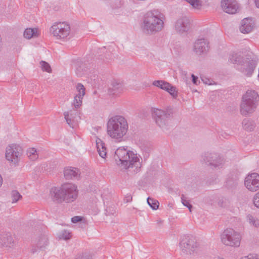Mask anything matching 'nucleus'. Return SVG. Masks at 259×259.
<instances>
[{
	"label": "nucleus",
	"instance_id": "1",
	"mask_svg": "<svg viewBox=\"0 0 259 259\" xmlns=\"http://www.w3.org/2000/svg\"><path fill=\"white\" fill-rule=\"evenodd\" d=\"M78 191L76 185L65 183L59 187H53L50 190L52 200L57 203H71L76 200Z\"/></svg>",
	"mask_w": 259,
	"mask_h": 259
},
{
	"label": "nucleus",
	"instance_id": "2",
	"mask_svg": "<svg viewBox=\"0 0 259 259\" xmlns=\"http://www.w3.org/2000/svg\"><path fill=\"white\" fill-rule=\"evenodd\" d=\"M164 15L157 10L147 12L144 16L141 28L144 33L154 35L162 31L164 28Z\"/></svg>",
	"mask_w": 259,
	"mask_h": 259
},
{
	"label": "nucleus",
	"instance_id": "3",
	"mask_svg": "<svg viewBox=\"0 0 259 259\" xmlns=\"http://www.w3.org/2000/svg\"><path fill=\"white\" fill-rule=\"evenodd\" d=\"M114 158L117 165L122 168L127 169L135 167L134 171H140L141 167L139 156L133 151L127 150L124 147H119L115 151Z\"/></svg>",
	"mask_w": 259,
	"mask_h": 259
},
{
	"label": "nucleus",
	"instance_id": "4",
	"mask_svg": "<svg viewBox=\"0 0 259 259\" xmlns=\"http://www.w3.org/2000/svg\"><path fill=\"white\" fill-rule=\"evenodd\" d=\"M128 129L127 121L122 116H114L107 122V134L112 139L121 140L127 134Z\"/></svg>",
	"mask_w": 259,
	"mask_h": 259
},
{
	"label": "nucleus",
	"instance_id": "5",
	"mask_svg": "<svg viewBox=\"0 0 259 259\" xmlns=\"http://www.w3.org/2000/svg\"><path fill=\"white\" fill-rule=\"evenodd\" d=\"M240 234L231 228H228L221 234V241L225 245L237 247L240 244Z\"/></svg>",
	"mask_w": 259,
	"mask_h": 259
},
{
	"label": "nucleus",
	"instance_id": "6",
	"mask_svg": "<svg viewBox=\"0 0 259 259\" xmlns=\"http://www.w3.org/2000/svg\"><path fill=\"white\" fill-rule=\"evenodd\" d=\"M153 114L156 124L161 128L163 131L166 132L168 131L169 128L167 125L168 121L167 119L170 117L172 115V109L168 108L166 110L154 109Z\"/></svg>",
	"mask_w": 259,
	"mask_h": 259
},
{
	"label": "nucleus",
	"instance_id": "7",
	"mask_svg": "<svg viewBox=\"0 0 259 259\" xmlns=\"http://www.w3.org/2000/svg\"><path fill=\"white\" fill-rule=\"evenodd\" d=\"M202 161L212 169H219L222 168L225 162L224 158L219 154L214 153H205L202 156Z\"/></svg>",
	"mask_w": 259,
	"mask_h": 259
},
{
	"label": "nucleus",
	"instance_id": "8",
	"mask_svg": "<svg viewBox=\"0 0 259 259\" xmlns=\"http://www.w3.org/2000/svg\"><path fill=\"white\" fill-rule=\"evenodd\" d=\"M50 32L56 38L64 39L69 35L70 26L65 22L55 23L50 28Z\"/></svg>",
	"mask_w": 259,
	"mask_h": 259
},
{
	"label": "nucleus",
	"instance_id": "9",
	"mask_svg": "<svg viewBox=\"0 0 259 259\" xmlns=\"http://www.w3.org/2000/svg\"><path fill=\"white\" fill-rule=\"evenodd\" d=\"M182 252L186 254H191L196 252L198 244L195 239L189 236H184L179 243Z\"/></svg>",
	"mask_w": 259,
	"mask_h": 259
},
{
	"label": "nucleus",
	"instance_id": "10",
	"mask_svg": "<svg viewBox=\"0 0 259 259\" xmlns=\"http://www.w3.org/2000/svg\"><path fill=\"white\" fill-rule=\"evenodd\" d=\"M22 148L16 144H11L6 148V159L14 163H17L19 158L22 154Z\"/></svg>",
	"mask_w": 259,
	"mask_h": 259
},
{
	"label": "nucleus",
	"instance_id": "11",
	"mask_svg": "<svg viewBox=\"0 0 259 259\" xmlns=\"http://www.w3.org/2000/svg\"><path fill=\"white\" fill-rule=\"evenodd\" d=\"M209 44L208 40L206 38H198L193 44L192 50L197 55L206 54L209 51Z\"/></svg>",
	"mask_w": 259,
	"mask_h": 259
},
{
	"label": "nucleus",
	"instance_id": "12",
	"mask_svg": "<svg viewBox=\"0 0 259 259\" xmlns=\"http://www.w3.org/2000/svg\"><path fill=\"white\" fill-rule=\"evenodd\" d=\"M244 185L246 188L251 192L256 191L259 189V175L252 173L248 175L245 179Z\"/></svg>",
	"mask_w": 259,
	"mask_h": 259
},
{
	"label": "nucleus",
	"instance_id": "13",
	"mask_svg": "<svg viewBox=\"0 0 259 259\" xmlns=\"http://www.w3.org/2000/svg\"><path fill=\"white\" fill-rule=\"evenodd\" d=\"M190 21L189 19L184 16L179 18L175 23V29L180 33L183 34L188 31L190 28Z\"/></svg>",
	"mask_w": 259,
	"mask_h": 259
},
{
	"label": "nucleus",
	"instance_id": "14",
	"mask_svg": "<svg viewBox=\"0 0 259 259\" xmlns=\"http://www.w3.org/2000/svg\"><path fill=\"white\" fill-rule=\"evenodd\" d=\"M256 63L255 58L246 57V60L243 65L240 66L239 71L247 76H250L256 67Z\"/></svg>",
	"mask_w": 259,
	"mask_h": 259
},
{
	"label": "nucleus",
	"instance_id": "15",
	"mask_svg": "<svg viewBox=\"0 0 259 259\" xmlns=\"http://www.w3.org/2000/svg\"><path fill=\"white\" fill-rule=\"evenodd\" d=\"M256 63L255 58L246 57V60L243 65L240 66L239 71L247 76H250L256 67Z\"/></svg>",
	"mask_w": 259,
	"mask_h": 259
},
{
	"label": "nucleus",
	"instance_id": "16",
	"mask_svg": "<svg viewBox=\"0 0 259 259\" xmlns=\"http://www.w3.org/2000/svg\"><path fill=\"white\" fill-rule=\"evenodd\" d=\"M258 104L242 99L240 106V112L242 115L246 116L252 114L256 110Z\"/></svg>",
	"mask_w": 259,
	"mask_h": 259
},
{
	"label": "nucleus",
	"instance_id": "17",
	"mask_svg": "<svg viewBox=\"0 0 259 259\" xmlns=\"http://www.w3.org/2000/svg\"><path fill=\"white\" fill-rule=\"evenodd\" d=\"M221 7L225 12L231 14L236 13L238 9L237 3L233 0H222Z\"/></svg>",
	"mask_w": 259,
	"mask_h": 259
},
{
	"label": "nucleus",
	"instance_id": "18",
	"mask_svg": "<svg viewBox=\"0 0 259 259\" xmlns=\"http://www.w3.org/2000/svg\"><path fill=\"white\" fill-rule=\"evenodd\" d=\"M246 58L243 57V56L239 53L233 52L230 55L229 58V61L235 65V67L238 70H239L240 66H242Z\"/></svg>",
	"mask_w": 259,
	"mask_h": 259
},
{
	"label": "nucleus",
	"instance_id": "19",
	"mask_svg": "<svg viewBox=\"0 0 259 259\" xmlns=\"http://www.w3.org/2000/svg\"><path fill=\"white\" fill-rule=\"evenodd\" d=\"M0 243L4 247L12 248L15 245V242L10 233H4L0 236Z\"/></svg>",
	"mask_w": 259,
	"mask_h": 259
},
{
	"label": "nucleus",
	"instance_id": "20",
	"mask_svg": "<svg viewBox=\"0 0 259 259\" xmlns=\"http://www.w3.org/2000/svg\"><path fill=\"white\" fill-rule=\"evenodd\" d=\"M80 175V170L77 168L66 167L64 170V176L66 180L78 179Z\"/></svg>",
	"mask_w": 259,
	"mask_h": 259
},
{
	"label": "nucleus",
	"instance_id": "21",
	"mask_svg": "<svg viewBox=\"0 0 259 259\" xmlns=\"http://www.w3.org/2000/svg\"><path fill=\"white\" fill-rule=\"evenodd\" d=\"M253 27L252 20L246 18L242 20L239 29L243 33H248L252 30Z\"/></svg>",
	"mask_w": 259,
	"mask_h": 259
},
{
	"label": "nucleus",
	"instance_id": "22",
	"mask_svg": "<svg viewBox=\"0 0 259 259\" xmlns=\"http://www.w3.org/2000/svg\"><path fill=\"white\" fill-rule=\"evenodd\" d=\"M242 99L248 102H254L258 104L259 95L257 92L252 90H248L246 93L242 96Z\"/></svg>",
	"mask_w": 259,
	"mask_h": 259
},
{
	"label": "nucleus",
	"instance_id": "23",
	"mask_svg": "<svg viewBox=\"0 0 259 259\" xmlns=\"http://www.w3.org/2000/svg\"><path fill=\"white\" fill-rule=\"evenodd\" d=\"M75 110H71L69 111H65L64 112L65 119L67 123L70 126L73 128L74 120L75 115L76 113Z\"/></svg>",
	"mask_w": 259,
	"mask_h": 259
},
{
	"label": "nucleus",
	"instance_id": "24",
	"mask_svg": "<svg viewBox=\"0 0 259 259\" xmlns=\"http://www.w3.org/2000/svg\"><path fill=\"white\" fill-rule=\"evenodd\" d=\"M97 148L99 155L105 158L106 156V148L105 146V143L99 138H97L96 141Z\"/></svg>",
	"mask_w": 259,
	"mask_h": 259
},
{
	"label": "nucleus",
	"instance_id": "25",
	"mask_svg": "<svg viewBox=\"0 0 259 259\" xmlns=\"http://www.w3.org/2000/svg\"><path fill=\"white\" fill-rule=\"evenodd\" d=\"M111 86L112 87L110 88L109 89L110 94L114 95L122 91L123 84L117 80L113 81Z\"/></svg>",
	"mask_w": 259,
	"mask_h": 259
},
{
	"label": "nucleus",
	"instance_id": "26",
	"mask_svg": "<svg viewBox=\"0 0 259 259\" xmlns=\"http://www.w3.org/2000/svg\"><path fill=\"white\" fill-rule=\"evenodd\" d=\"M48 244V238L45 235H41L38 239L36 246L39 249H43Z\"/></svg>",
	"mask_w": 259,
	"mask_h": 259
},
{
	"label": "nucleus",
	"instance_id": "27",
	"mask_svg": "<svg viewBox=\"0 0 259 259\" xmlns=\"http://www.w3.org/2000/svg\"><path fill=\"white\" fill-rule=\"evenodd\" d=\"M243 128L247 131H252L255 126L254 122L248 119H244L242 121Z\"/></svg>",
	"mask_w": 259,
	"mask_h": 259
},
{
	"label": "nucleus",
	"instance_id": "28",
	"mask_svg": "<svg viewBox=\"0 0 259 259\" xmlns=\"http://www.w3.org/2000/svg\"><path fill=\"white\" fill-rule=\"evenodd\" d=\"M36 33L37 29L28 28L25 30L23 35L26 38L30 39L33 36H36Z\"/></svg>",
	"mask_w": 259,
	"mask_h": 259
},
{
	"label": "nucleus",
	"instance_id": "29",
	"mask_svg": "<svg viewBox=\"0 0 259 259\" xmlns=\"http://www.w3.org/2000/svg\"><path fill=\"white\" fill-rule=\"evenodd\" d=\"M152 84L164 91L167 89V87H169V83L164 80H155Z\"/></svg>",
	"mask_w": 259,
	"mask_h": 259
},
{
	"label": "nucleus",
	"instance_id": "30",
	"mask_svg": "<svg viewBox=\"0 0 259 259\" xmlns=\"http://www.w3.org/2000/svg\"><path fill=\"white\" fill-rule=\"evenodd\" d=\"M27 154L29 158L33 161L37 159L38 157L36 150L34 148L28 149L27 151Z\"/></svg>",
	"mask_w": 259,
	"mask_h": 259
},
{
	"label": "nucleus",
	"instance_id": "31",
	"mask_svg": "<svg viewBox=\"0 0 259 259\" xmlns=\"http://www.w3.org/2000/svg\"><path fill=\"white\" fill-rule=\"evenodd\" d=\"M186 1L195 9H200L202 6V2L200 0H186Z\"/></svg>",
	"mask_w": 259,
	"mask_h": 259
},
{
	"label": "nucleus",
	"instance_id": "32",
	"mask_svg": "<svg viewBox=\"0 0 259 259\" xmlns=\"http://www.w3.org/2000/svg\"><path fill=\"white\" fill-rule=\"evenodd\" d=\"M82 97L76 95L75 96L73 102L72 103V105L74 106L75 109H77L81 106L82 103Z\"/></svg>",
	"mask_w": 259,
	"mask_h": 259
},
{
	"label": "nucleus",
	"instance_id": "33",
	"mask_svg": "<svg viewBox=\"0 0 259 259\" xmlns=\"http://www.w3.org/2000/svg\"><path fill=\"white\" fill-rule=\"evenodd\" d=\"M167 89L165 90L167 92L174 98L176 99L178 97V91L176 88L169 83V87H167Z\"/></svg>",
	"mask_w": 259,
	"mask_h": 259
},
{
	"label": "nucleus",
	"instance_id": "34",
	"mask_svg": "<svg viewBox=\"0 0 259 259\" xmlns=\"http://www.w3.org/2000/svg\"><path fill=\"white\" fill-rule=\"evenodd\" d=\"M147 203L148 205L153 209L156 210L159 206V202L158 201L152 198L148 197L147 198Z\"/></svg>",
	"mask_w": 259,
	"mask_h": 259
},
{
	"label": "nucleus",
	"instance_id": "35",
	"mask_svg": "<svg viewBox=\"0 0 259 259\" xmlns=\"http://www.w3.org/2000/svg\"><path fill=\"white\" fill-rule=\"evenodd\" d=\"M60 239L68 240L71 238V233L68 230H62L58 235Z\"/></svg>",
	"mask_w": 259,
	"mask_h": 259
},
{
	"label": "nucleus",
	"instance_id": "36",
	"mask_svg": "<svg viewBox=\"0 0 259 259\" xmlns=\"http://www.w3.org/2000/svg\"><path fill=\"white\" fill-rule=\"evenodd\" d=\"M40 67L43 71H46L48 73L52 72V69L50 64L45 61L40 62Z\"/></svg>",
	"mask_w": 259,
	"mask_h": 259
},
{
	"label": "nucleus",
	"instance_id": "37",
	"mask_svg": "<svg viewBox=\"0 0 259 259\" xmlns=\"http://www.w3.org/2000/svg\"><path fill=\"white\" fill-rule=\"evenodd\" d=\"M77 94L76 96L82 97L85 95V88L84 86L81 83H78L76 86Z\"/></svg>",
	"mask_w": 259,
	"mask_h": 259
},
{
	"label": "nucleus",
	"instance_id": "38",
	"mask_svg": "<svg viewBox=\"0 0 259 259\" xmlns=\"http://www.w3.org/2000/svg\"><path fill=\"white\" fill-rule=\"evenodd\" d=\"M247 219L249 221V223L252 225L256 227L259 226V220L254 218L252 215L248 214L247 216Z\"/></svg>",
	"mask_w": 259,
	"mask_h": 259
},
{
	"label": "nucleus",
	"instance_id": "39",
	"mask_svg": "<svg viewBox=\"0 0 259 259\" xmlns=\"http://www.w3.org/2000/svg\"><path fill=\"white\" fill-rule=\"evenodd\" d=\"M12 203L17 202L22 197L20 194L17 191H13L11 193Z\"/></svg>",
	"mask_w": 259,
	"mask_h": 259
},
{
	"label": "nucleus",
	"instance_id": "40",
	"mask_svg": "<svg viewBox=\"0 0 259 259\" xmlns=\"http://www.w3.org/2000/svg\"><path fill=\"white\" fill-rule=\"evenodd\" d=\"M181 201L183 204L184 206H187L189 208V210L191 211V209L192 207V206L191 204H190L189 202L186 199V198L183 194L181 196Z\"/></svg>",
	"mask_w": 259,
	"mask_h": 259
},
{
	"label": "nucleus",
	"instance_id": "41",
	"mask_svg": "<svg viewBox=\"0 0 259 259\" xmlns=\"http://www.w3.org/2000/svg\"><path fill=\"white\" fill-rule=\"evenodd\" d=\"M91 256L89 253L84 252L76 255L75 259H91Z\"/></svg>",
	"mask_w": 259,
	"mask_h": 259
},
{
	"label": "nucleus",
	"instance_id": "42",
	"mask_svg": "<svg viewBox=\"0 0 259 259\" xmlns=\"http://www.w3.org/2000/svg\"><path fill=\"white\" fill-rule=\"evenodd\" d=\"M253 202L254 206L259 208V192L254 195L253 198Z\"/></svg>",
	"mask_w": 259,
	"mask_h": 259
},
{
	"label": "nucleus",
	"instance_id": "43",
	"mask_svg": "<svg viewBox=\"0 0 259 259\" xmlns=\"http://www.w3.org/2000/svg\"><path fill=\"white\" fill-rule=\"evenodd\" d=\"M241 259H258L256 254H250L247 256L242 257Z\"/></svg>",
	"mask_w": 259,
	"mask_h": 259
},
{
	"label": "nucleus",
	"instance_id": "44",
	"mask_svg": "<svg viewBox=\"0 0 259 259\" xmlns=\"http://www.w3.org/2000/svg\"><path fill=\"white\" fill-rule=\"evenodd\" d=\"M81 220L82 218L81 217L75 216L71 218V222L73 223H76L77 222L81 221Z\"/></svg>",
	"mask_w": 259,
	"mask_h": 259
},
{
	"label": "nucleus",
	"instance_id": "45",
	"mask_svg": "<svg viewBox=\"0 0 259 259\" xmlns=\"http://www.w3.org/2000/svg\"><path fill=\"white\" fill-rule=\"evenodd\" d=\"M202 80L203 81V82L206 84H211V83L209 79H207L206 78H202Z\"/></svg>",
	"mask_w": 259,
	"mask_h": 259
},
{
	"label": "nucleus",
	"instance_id": "46",
	"mask_svg": "<svg viewBox=\"0 0 259 259\" xmlns=\"http://www.w3.org/2000/svg\"><path fill=\"white\" fill-rule=\"evenodd\" d=\"M191 76H192V82H193V83L194 84H197V81L198 77L195 76L193 74H192Z\"/></svg>",
	"mask_w": 259,
	"mask_h": 259
},
{
	"label": "nucleus",
	"instance_id": "47",
	"mask_svg": "<svg viewBox=\"0 0 259 259\" xmlns=\"http://www.w3.org/2000/svg\"><path fill=\"white\" fill-rule=\"evenodd\" d=\"M254 2L256 7L259 8V0H255Z\"/></svg>",
	"mask_w": 259,
	"mask_h": 259
},
{
	"label": "nucleus",
	"instance_id": "48",
	"mask_svg": "<svg viewBox=\"0 0 259 259\" xmlns=\"http://www.w3.org/2000/svg\"><path fill=\"white\" fill-rule=\"evenodd\" d=\"M3 182V180L1 175L0 174V187L2 185Z\"/></svg>",
	"mask_w": 259,
	"mask_h": 259
},
{
	"label": "nucleus",
	"instance_id": "49",
	"mask_svg": "<svg viewBox=\"0 0 259 259\" xmlns=\"http://www.w3.org/2000/svg\"><path fill=\"white\" fill-rule=\"evenodd\" d=\"M36 251H37V249H36V248H33L32 249V253H34V252H36Z\"/></svg>",
	"mask_w": 259,
	"mask_h": 259
},
{
	"label": "nucleus",
	"instance_id": "50",
	"mask_svg": "<svg viewBox=\"0 0 259 259\" xmlns=\"http://www.w3.org/2000/svg\"><path fill=\"white\" fill-rule=\"evenodd\" d=\"M127 201H129L130 200H131L132 199V197H131V196H129L128 197H127Z\"/></svg>",
	"mask_w": 259,
	"mask_h": 259
},
{
	"label": "nucleus",
	"instance_id": "51",
	"mask_svg": "<svg viewBox=\"0 0 259 259\" xmlns=\"http://www.w3.org/2000/svg\"><path fill=\"white\" fill-rule=\"evenodd\" d=\"M218 259H224V258H219Z\"/></svg>",
	"mask_w": 259,
	"mask_h": 259
}]
</instances>
